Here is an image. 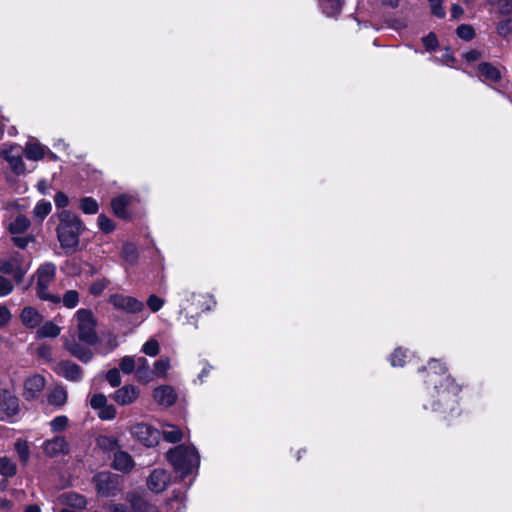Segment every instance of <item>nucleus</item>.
Segmentation results:
<instances>
[{"instance_id":"1","label":"nucleus","mask_w":512,"mask_h":512,"mask_svg":"<svg viewBox=\"0 0 512 512\" xmlns=\"http://www.w3.org/2000/svg\"><path fill=\"white\" fill-rule=\"evenodd\" d=\"M98 341L96 320L88 309L78 310L72 319L69 335L64 338V347L74 357L83 363L93 358L91 347Z\"/></svg>"},{"instance_id":"2","label":"nucleus","mask_w":512,"mask_h":512,"mask_svg":"<svg viewBox=\"0 0 512 512\" xmlns=\"http://www.w3.org/2000/svg\"><path fill=\"white\" fill-rule=\"evenodd\" d=\"M446 367L438 360L432 359L428 364V375L426 383L433 385L431 392L432 398H438V403L433 401L430 408L433 411H442L443 413H452L457 404V395L460 392V386L457 385L449 375H446Z\"/></svg>"},{"instance_id":"3","label":"nucleus","mask_w":512,"mask_h":512,"mask_svg":"<svg viewBox=\"0 0 512 512\" xmlns=\"http://www.w3.org/2000/svg\"><path fill=\"white\" fill-rule=\"evenodd\" d=\"M58 225L56 228L60 246L65 250H75L79 246V237L85 231L80 218L68 210L56 214Z\"/></svg>"},{"instance_id":"4","label":"nucleus","mask_w":512,"mask_h":512,"mask_svg":"<svg viewBox=\"0 0 512 512\" xmlns=\"http://www.w3.org/2000/svg\"><path fill=\"white\" fill-rule=\"evenodd\" d=\"M169 462L182 477L198 469L200 458L194 446L178 445L167 453Z\"/></svg>"},{"instance_id":"5","label":"nucleus","mask_w":512,"mask_h":512,"mask_svg":"<svg viewBox=\"0 0 512 512\" xmlns=\"http://www.w3.org/2000/svg\"><path fill=\"white\" fill-rule=\"evenodd\" d=\"M56 265L52 262L41 264L33 275L36 280V295L42 301L59 304L61 297L50 292L49 287L56 277Z\"/></svg>"},{"instance_id":"6","label":"nucleus","mask_w":512,"mask_h":512,"mask_svg":"<svg viewBox=\"0 0 512 512\" xmlns=\"http://www.w3.org/2000/svg\"><path fill=\"white\" fill-rule=\"evenodd\" d=\"M105 509L108 512H159L155 505L136 494H128L125 503H109Z\"/></svg>"},{"instance_id":"7","label":"nucleus","mask_w":512,"mask_h":512,"mask_svg":"<svg viewBox=\"0 0 512 512\" xmlns=\"http://www.w3.org/2000/svg\"><path fill=\"white\" fill-rule=\"evenodd\" d=\"M23 147L16 143H2L0 145V157L3 158L15 175H23L26 165L23 161Z\"/></svg>"},{"instance_id":"8","label":"nucleus","mask_w":512,"mask_h":512,"mask_svg":"<svg viewBox=\"0 0 512 512\" xmlns=\"http://www.w3.org/2000/svg\"><path fill=\"white\" fill-rule=\"evenodd\" d=\"M20 411L18 397L7 388L0 389V420L9 421Z\"/></svg>"},{"instance_id":"9","label":"nucleus","mask_w":512,"mask_h":512,"mask_svg":"<svg viewBox=\"0 0 512 512\" xmlns=\"http://www.w3.org/2000/svg\"><path fill=\"white\" fill-rule=\"evenodd\" d=\"M30 268V262L24 263L20 255H14L8 260H0V271L4 274L12 275L20 282Z\"/></svg>"},{"instance_id":"10","label":"nucleus","mask_w":512,"mask_h":512,"mask_svg":"<svg viewBox=\"0 0 512 512\" xmlns=\"http://www.w3.org/2000/svg\"><path fill=\"white\" fill-rule=\"evenodd\" d=\"M109 303L112 304L115 309L124 311L129 314L139 313L144 309V304L142 301L135 297L123 294L111 295L109 298Z\"/></svg>"},{"instance_id":"11","label":"nucleus","mask_w":512,"mask_h":512,"mask_svg":"<svg viewBox=\"0 0 512 512\" xmlns=\"http://www.w3.org/2000/svg\"><path fill=\"white\" fill-rule=\"evenodd\" d=\"M131 434L139 442L147 447H152L158 443L159 432L152 426L144 423H138L131 428Z\"/></svg>"},{"instance_id":"12","label":"nucleus","mask_w":512,"mask_h":512,"mask_svg":"<svg viewBox=\"0 0 512 512\" xmlns=\"http://www.w3.org/2000/svg\"><path fill=\"white\" fill-rule=\"evenodd\" d=\"M91 408L98 411V417L104 421L115 419L117 410L114 405L109 404L104 394H94L90 400Z\"/></svg>"},{"instance_id":"13","label":"nucleus","mask_w":512,"mask_h":512,"mask_svg":"<svg viewBox=\"0 0 512 512\" xmlns=\"http://www.w3.org/2000/svg\"><path fill=\"white\" fill-rule=\"evenodd\" d=\"M93 481L99 494L110 496L114 494L118 487V476L109 472L98 473Z\"/></svg>"},{"instance_id":"14","label":"nucleus","mask_w":512,"mask_h":512,"mask_svg":"<svg viewBox=\"0 0 512 512\" xmlns=\"http://www.w3.org/2000/svg\"><path fill=\"white\" fill-rule=\"evenodd\" d=\"M54 371L59 376L71 382H80L83 379L82 368L71 361H61L54 367Z\"/></svg>"},{"instance_id":"15","label":"nucleus","mask_w":512,"mask_h":512,"mask_svg":"<svg viewBox=\"0 0 512 512\" xmlns=\"http://www.w3.org/2000/svg\"><path fill=\"white\" fill-rule=\"evenodd\" d=\"M170 473L161 468L154 469L147 479L149 490L155 493L163 492L170 483Z\"/></svg>"},{"instance_id":"16","label":"nucleus","mask_w":512,"mask_h":512,"mask_svg":"<svg viewBox=\"0 0 512 512\" xmlns=\"http://www.w3.org/2000/svg\"><path fill=\"white\" fill-rule=\"evenodd\" d=\"M43 452L49 457L58 455H65L69 453V444L62 436H55L52 439L46 440L42 445Z\"/></svg>"},{"instance_id":"17","label":"nucleus","mask_w":512,"mask_h":512,"mask_svg":"<svg viewBox=\"0 0 512 512\" xmlns=\"http://www.w3.org/2000/svg\"><path fill=\"white\" fill-rule=\"evenodd\" d=\"M140 394L139 389L134 385H125L112 394V399L121 406H127L136 402Z\"/></svg>"},{"instance_id":"18","label":"nucleus","mask_w":512,"mask_h":512,"mask_svg":"<svg viewBox=\"0 0 512 512\" xmlns=\"http://www.w3.org/2000/svg\"><path fill=\"white\" fill-rule=\"evenodd\" d=\"M45 378L39 374H35L27 378L24 382L23 396L26 400H32L39 396L45 387Z\"/></svg>"},{"instance_id":"19","label":"nucleus","mask_w":512,"mask_h":512,"mask_svg":"<svg viewBox=\"0 0 512 512\" xmlns=\"http://www.w3.org/2000/svg\"><path fill=\"white\" fill-rule=\"evenodd\" d=\"M154 400L161 406H172L177 400V394L172 386L162 385L154 389Z\"/></svg>"},{"instance_id":"20","label":"nucleus","mask_w":512,"mask_h":512,"mask_svg":"<svg viewBox=\"0 0 512 512\" xmlns=\"http://www.w3.org/2000/svg\"><path fill=\"white\" fill-rule=\"evenodd\" d=\"M20 319L25 327L36 328L42 323L43 316L35 307L26 306L20 314Z\"/></svg>"},{"instance_id":"21","label":"nucleus","mask_w":512,"mask_h":512,"mask_svg":"<svg viewBox=\"0 0 512 512\" xmlns=\"http://www.w3.org/2000/svg\"><path fill=\"white\" fill-rule=\"evenodd\" d=\"M31 222L28 217L23 214L12 216L8 220V231L12 235L25 234L30 228Z\"/></svg>"},{"instance_id":"22","label":"nucleus","mask_w":512,"mask_h":512,"mask_svg":"<svg viewBox=\"0 0 512 512\" xmlns=\"http://www.w3.org/2000/svg\"><path fill=\"white\" fill-rule=\"evenodd\" d=\"M133 197L128 194H121L112 200L111 206L116 216L126 219L129 216L127 207L132 202Z\"/></svg>"},{"instance_id":"23","label":"nucleus","mask_w":512,"mask_h":512,"mask_svg":"<svg viewBox=\"0 0 512 512\" xmlns=\"http://www.w3.org/2000/svg\"><path fill=\"white\" fill-rule=\"evenodd\" d=\"M23 150L25 157L32 161L41 160L46 154L45 147L34 140L28 141Z\"/></svg>"},{"instance_id":"24","label":"nucleus","mask_w":512,"mask_h":512,"mask_svg":"<svg viewBox=\"0 0 512 512\" xmlns=\"http://www.w3.org/2000/svg\"><path fill=\"white\" fill-rule=\"evenodd\" d=\"M112 466L116 470L128 472L133 468L134 461L128 453L118 451L114 454Z\"/></svg>"},{"instance_id":"25","label":"nucleus","mask_w":512,"mask_h":512,"mask_svg":"<svg viewBox=\"0 0 512 512\" xmlns=\"http://www.w3.org/2000/svg\"><path fill=\"white\" fill-rule=\"evenodd\" d=\"M479 77L484 82L494 83L500 79V71L489 63L479 65Z\"/></svg>"},{"instance_id":"26","label":"nucleus","mask_w":512,"mask_h":512,"mask_svg":"<svg viewBox=\"0 0 512 512\" xmlns=\"http://www.w3.org/2000/svg\"><path fill=\"white\" fill-rule=\"evenodd\" d=\"M135 369L136 377L139 381L149 382L152 380V371L146 358L138 357Z\"/></svg>"},{"instance_id":"27","label":"nucleus","mask_w":512,"mask_h":512,"mask_svg":"<svg viewBox=\"0 0 512 512\" xmlns=\"http://www.w3.org/2000/svg\"><path fill=\"white\" fill-rule=\"evenodd\" d=\"M67 398V390L63 386L58 385L50 392L48 402L52 405L61 407L66 404Z\"/></svg>"},{"instance_id":"28","label":"nucleus","mask_w":512,"mask_h":512,"mask_svg":"<svg viewBox=\"0 0 512 512\" xmlns=\"http://www.w3.org/2000/svg\"><path fill=\"white\" fill-rule=\"evenodd\" d=\"M52 204L47 200H40L33 208V217L35 220L42 222L51 212Z\"/></svg>"},{"instance_id":"29","label":"nucleus","mask_w":512,"mask_h":512,"mask_svg":"<svg viewBox=\"0 0 512 512\" xmlns=\"http://www.w3.org/2000/svg\"><path fill=\"white\" fill-rule=\"evenodd\" d=\"M323 12L328 17H336L340 14L343 1L342 0H320Z\"/></svg>"},{"instance_id":"30","label":"nucleus","mask_w":512,"mask_h":512,"mask_svg":"<svg viewBox=\"0 0 512 512\" xmlns=\"http://www.w3.org/2000/svg\"><path fill=\"white\" fill-rule=\"evenodd\" d=\"M60 332L61 328L58 325L52 321H47L39 327L37 336L39 338H55L60 334Z\"/></svg>"},{"instance_id":"31","label":"nucleus","mask_w":512,"mask_h":512,"mask_svg":"<svg viewBox=\"0 0 512 512\" xmlns=\"http://www.w3.org/2000/svg\"><path fill=\"white\" fill-rule=\"evenodd\" d=\"M188 296H190L192 298V300H193L192 304L197 306L196 310H200V311L209 310L211 308L210 303L214 304V302L212 301V299L209 296L196 295L194 293H186L187 301L189 300Z\"/></svg>"},{"instance_id":"32","label":"nucleus","mask_w":512,"mask_h":512,"mask_svg":"<svg viewBox=\"0 0 512 512\" xmlns=\"http://www.w3.org/2000/svg\"><path fill=\"white\" fill-rule=\"evenodd\" d=\"M162 433H163V438L165 439V441H167L169 443L179 442L183 436L181 430L177 426L170 425V424L166 425L163 428Z\"/></svg>"},{"instance_id":"33","label":"nucleus","mask_w":512,"mask_h":512,"mask_svg":"<svg viewBox=\"0 0 512 512\" xmlns=\"http://www.w3.org/2000/svg\"><path fill=\"white\" fill-rule=\"evenodd\" d=\"M123 259L130 265H134L138 261V250L132 243H125L122 249Z\"/></svg>"},{"instance_id":"34","label":"nucleus","mask_w":512,"mask_h":512,"mask_svg":"<svg viewBox=\"0 0 512 512\" xmlns=\"http://www.w3.org/2000/svg\"><path fill=\"white\" fill-rule=\"evenodd\" d=\"M16 464L7 457L0 458V475L13 477L16 474Z\"/></svg>"},{"instance_id":"35","label":"nucleus","mask_w":512,"mask_h":512,"mask_svg":"<svg viewBox=\"0 0 512 512\" xmlns=\"http://www.w3.org/2000/svg\"><path fill=\"white\" fill-rule=\"evenodd\" d=\"M79 298V293L76 290H68L63 297H61L60 303L68 309H73L79 304Z\"/></svg>"},{"instance_id":"36","label":"nucleus","mask_w":512,"mask_h":512,"mask_svg":"<svg viewBox=\"0 0 512 512\" xmlns=\"http://www.w3.org/2000/svg\"><path fill=\"white\" fill-rule=\"evenodd\" d=\"M97 446L103 451H113L118 447V442L114 437L101 435L97 438Z\"/></svg>"},{"instance_id":"37","label":"nucleus","mask_w":512,"mask_h":512,"mask_svg":"<svg viewBox=\"0 0 512 512\" xmlns=\"http://www.w3.org/2000/svg\"><path fill=\"white\" fill-rule=\"evenodd\" d=\"M65 502L75 508L84 509L86 507V500L83 496L76 493H67L63 495Z\"/></svg>"},{"instance_id":"38","label":"nucleus","mask_w":512,"mask_h":512,"mask_svg":"<svg viewBox=\"0 0 512 512\" xmlns=\"http://www.w3.org/2000/svg\"><path fill=\"white\" fill-rule=\"evenodd\" d=\"M80 209L85 214H96L98 212V203L91 197H85L80 201Z\"/></svg>"},{"instance_id":"39","label":"nucleus","mask_w":512,"mask_h":512,"mask_svg":"<svg viewBox=\"0 0 512 512\" xmlns=\"http://www.w3.org/2000/svg\"><path fill=\"white\" fill-rule=\"evenodd\" d=\"M137 359L131 356H125L120 361V369L125 374H130L135 370Z\"/></svg>"},{"instance_id":"40","label":"nucleus","mask_w":512,"mask_h":512,"mask_svg":"<svg viewBox=\"0 0 512 512\" xmlns=\"http://www.w3.org/2000/svg\"><path fill=\"white\" fill-rule=\"evenodd\" d=\"M142 352L150 357H154L159 353V343L155 339H149L144 343Z\"/></svg>"},{"instance_id":"41","label":"nucleus","mask_w":512,"mask_h":512,"mask_svg":"<svg viewBox=\"0 0 512 512\" xmlns=\"http://www.w3.org/2000/svg\"><path fill=\"white\" fill-rule=\"evenodd\" d=\"M170 368V361L168 358L160 359L154 363V370L152 374H156L160 377H164L167 370Z\"/></svg>"},{"instance_id":"42","label":"nucleus","mask_w":512,"mask_h":512,"mask_svg":"<svg viewBox=\"0 0 512 512\" xmlns=\"http://www.w3.org/2000/svg\"><path fill=\"white\" fill-rule=\"evenodd\" d=\"M494 5L502 14H510L512 12V0H487Z\"/></svg>"},{"instance_id":"43","label":"nucleus","mask_w":512,"mask_h":512,"mask_svg":"<svg viewBox=\"0 0 512 512\" xmlns=\"http://www.w3.org/2000/svg\"><path fill=\"white\" fill-rule=\"evenodd\" d=\"M497 32L503 37L512 33V18H504L499 21L497 24Z\"/></svg>"},{"instance_id":"44","label":"nucleus","mask_w":512,"mask_h":512,"mask_svg":"<svg viewBox=\"0 0 512 512\" xmlns=\"http://www.w3.org/2000/svg\"><path fill=\"white\" fill-rule=\"evenodd\" d=\"M15 449L17 451L19 458L23 462H27L30 455L28 444L25 441L18 440L15 443Z\"/></svg>"},{"instance_id":"45","label":"nucleus","mask_w":512,"mask_h":512,"mask_svg":"<svg viewBox=\"0 0 512 512\" xmlns=\"http://www.w3.org/2000/svg\"><path fill=\"white\" fill-rule=\"evenodd\" d=\"M68 418L65 415L55 417L51 422L50 426L53 432H59L64 430L68 425Z\"/></svg>"},{"instance_id":"46","label":"nucleus","mask_w":512,"mask_h":512,"mask_svg":"<svg viewBox=\"0 0 512 512\" xmlns=\"http://www.w3.org/2000/svg\"><path fill=\"white\" fill-rule=\"evenodd\" d=\"M404 358H406V352L398 348L390 356V363L393 367H402L404 365Z\"/></svg>"},{"instance_id":"47","label":"nucleus","mask_w":512,"mask_h":512,"mask_svg":"<svg viewBox=\"0 0 512 512\" xmlns=\"http://www.w3.org/2000/svg\"><path fill=\"white\" fill-rule=\"evenodd\" d=\"M431 8V13L439 18H444L446 11L442 6V0H428Z\"/></svg>"},{"instance_id":"48","label":"nucleus","mask_w":512,"mask_h":512,"mask_svg":"<svg viewBox=\"0 0 512 512\" xmlns=\"http://www.w3.org/2000/svg\"><path fill=\"white\" fill-rule=\"evenodd\" d=\"M12 240L14 244L19 248H26L27 245L34 240V237L32 235H13Z\"/></svg>"},{"instance_id":"49","label":"nucleus","mask_w":512,"mask_h":512,"mask_svg":"<svg viewBox=\"0 0 512 512\" xmlns=\"http://www.w3.org/2000/svg\"><path fill=\"white\" fill-rule=\"evenodd\" d=\"M457 35L464 40H471L474 37V30L470 25L462 24L457 28Z\"/></svg>"},{"instance_id":"50","label":"nucleus","mask_w":512,"mask_h":512,"mask_svg":"<svg viewBox=\"0 0 512 512\" xmlns=\"http://www.w3.org/2000/svg\"><path fill=\"white\" fill-rule=\"evenodd\" d=\"M98 225L102 231L105 233H109L114 230V223L111 219L106 217L105 215H100L98 217Z\"/></svg>"},{"instance_id":"51","label":"nucleus","mask_w":512,"mask_h":512,"mask_svg":"<svg viewBox=\"0 0 512 512\" xmlns=\"http://www.w3.org/2000/svg\"><path fill=\"white\" fill-rule=\"evenodd\" d=\"M106 379L112 387H117L121 384V376L117 369H111L106 374Z\"/></svg>"},{"instance_id":"52","label":"nucleus","mask_w":512,"mask_h":512,"mask_svg":"<svg viewBox=\"0 0 512 512\" xmlns=\"http://www.w3.org/2000/svg\"><path fill=\"white\" fill-rule=\"evenodd\" d=\"M108 283L109 282L106 279L98 280L91 285L89 291L92 295H95V296L100 295L105 290Z\"/></svg>"},{"instance_id":"53","label":"nucleus","mask_w":512,"mask_h":512,"mask_svg":"<svg viewBox=\"0 0 512 512\" xmlns=\"http://www.w3.org/2000/svg\"><path fill=\"white\" fill-rule=\"evenodd\" d=\"M13 291V284L12 282L0 275V296H6L10 294Z\"/></svg>"},{"instance_id":"54","label":"nucleus","mask_w":512,"mask_h":512,"mask_svg":"<svg viewBox=\"0 0 512 512\" xmlns=\"http://www.w3.org/2000/svg\"><path fill=\"white\" fill-rule=\"evenodd\" d=\"M164 304V301L156 295H151L147 300V305L153 312L159 311Z\"/></svg>"},{"instance_id":"55","label":"nucleus","mask_w":512,"mask_h":512,"mask_svg":"<svg viewBox=\"0 0 512 512\" xmlns=\"http://www.w3.org/2000/svg\"><path fill=\"white\" fill-rule=\"evenodd\" d=\"M54 202L58 208H64L68 205L69 200L65 193L57 192L54 196Z\"/></svg>"},{"instance_id":"56","label":"nucleus","mask_w":512,"mask_h":512,"mask_svg":"<svg viewBox=\"0 0 512 512\" xmlns=\"http://www.w3.org/2000/svg\"><path fill=\"white\" fill-rule=\"evenodd\" d=\"M423 44L427 50H432L437 46V38L434 34H429L423 38Z\"/></svg>"},{"instance_id":"57","label":"nucleus","mask_w":512,"mask_h":512,"mask_svg":"<svg viewBox=\"0 0 512 512\" xmlns=\"http://www.w3.org/2000/svg\"><path fill=\"white\" fill-rule=\"evenodd\" d=\"M11 318V313L5 306H0V327L6 325Z\"/></svg>"},{"instance_id":"58","label":"nucleus","mask_w":512,"mask_h":512,"mask_svg":"<svg viewBox=\"0 0 512 512\" xmlns=\"http://www.w3.org/2000/svg\"><path fill=\"white\" fill-rule=\"evenodd\" d=\"M463 14V9L458 4H453L451 7V17L454 20H458Z\"/></svg>"},{"instance_id":"59","label":"nucleus","mask_w":512,"mask_h":512,"mask_svg":"<svg viewBox=\"0 0 512 512\" xmlns=\"http://www.w3.org/2000/svg\"><path fill=\"white\" fill-rule=\"evenodd\" d=\"M169 506L171 508H176L178 512H184L185 510V506L178 499H172L169 502Z\"/></svg>"},{"instance_id":"60","label":"nucleus","mask_w":512,"mask_h":512,"mask_svg":"<svg viewBox=\"0 0 512 512\" xmlns=\"http://www.w3.org/2000/svg\"><path fill=\"white\" fill-rule=\"evenodd\" d=\"M480 54L478 51L472 50L465 53L464 57L468 62L476 61L479 58Z\"/></svg>"},{"instance_id":"61","label":"nucleus","mask_w":512,"mask_h":512,"mask_svg":"<svg viewBox=\"0 0 512 512\" xmlns=\"http://www.w3.org/2000/svg\"><path fill=\"white\" fill-rule=\"evenodd\" d=\"M24 512H41V509L38 505H28L26 508H25V511Z\"/></svg>"},{"instance_id":"62","label":"nucleus","mask_w":512,"mask_h":512,"mask_svg":"<svg viewBox=\"0 0 512 512\" xmlns=\"http://www.w3.org/2000/svg\"><path fill=\"white\" fill-rule=\"evenodd\" d=\"M400 0H383V3L387 6L395 8L398 6Z\"/></svg>"},{"instance_id":"63","label":"nucleus","mask_w":512,"mask_h":512,"mask_svg":"<svg viewBox=\"0 0 512 512\" xmlns=\"http://www.w3.org/2000/svg\"><path fill=\"white\" fill-rule=\"evenodd\" d=\"M392 27H393L394 29H396V30H399V29H401V28H404V27H405V24H404V23H402V22H397V23L392 24Z\"/></svg>"},{"instance_id":"64","label":"nucleus","mask_w":512,"mask_h":512,"mask_svg":"<svg viewBox=\"0 0 512 512\" xmlns=\"http://www.w3.org/2000/svg\"><path fill=\"white\" fill-rule=\"evenodd\" d=\"M1 506H2L3 508H8V507H10V502H9L8 500H6V499H3V500L1 501Z\"/></svg>"}]
</instances>
